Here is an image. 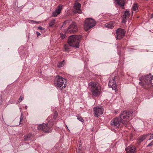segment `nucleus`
<instances>
[{
  "label": "nucleus",
  "instance_id": "obj_12",
  "mask_svg": "<svg viewBox=\"0 0 153 153\" xmlns=\"http://www.w3.org/2000/svg\"><path fill=\"white\" fill-rule=\"evenodd\" d=\"M81 7V5L79 3L76 2H75L73 6L74 13H82V12L80 9Z\"/></svg>",
  "mask_w": 153,
  "mask_h": 153
},
{
  "label": "nucleus",
  "instance_id": "obj_17",
  "mask_svg": "<svg viewBox=\"0 0 153 153\" xmlns=\"http://www.w3.org/2000/svg\"><path fill=\"white\" fill-rule=\"evenodd\" d=\"M33 138L32 134H30L25 136L24 139L25 141H29L32 140Z\"/></svg>",
  "mask_w": 153,
  "mask_h": 153
},
{
  "label": "nucleus",
  "instance_id": "obj_6",
  "mask_svg": "<svg viewBox=\"0 0 153 153\" xmlns=\"http://www.w3.org/2000/svg\"><path fill=\"white\" fill-rule=\"evenodd\" d=\"M67 80L65 79L60 76H59L57 79L55 83V85L59 87L65 88L66 86V83Z\"/></svg>",
  "mask_w": 153,
  "mask_h": 153
},
{
  "label": "nucleus",
  "instance_id": "obj_34",
  "mask_svg": "<svg viewBox=\"0 0 153 153\" xmlns=\"http://www.w3.org/2000/svg\"><path fill=\"white\" fill-rule=\"evenodd\" d=\"M22 100V98L21 96H20L19 99V102H20Z\"/></svg>",
  "mask_w": 153,
  "mask_h": 153
},
{
  "label": "nucleus",
  "instance_id": "obj_21",
  "mask_svg": "<svg viewBox=\"0 0 153 153\" xmlns=\"http://www.w3.org/2000/svg\"><path fill=\"white\" fill-rule=\"evenodd\" d=\"M71 22V20H67L66 21H65L63 23L62 26V27H65V25H69V24H70Z\"/></svg>",
  "mask_w": 153,
  "mask_h": 153
},
{
  "label": "nucleus",
  "instance_id": "obj_18",
  "mask_svg": "<svg viewBox=\"0 0 153 153\" xmlns=\"http://www.w3.org/2000/svg\"><path fill=\"white\" fill-rule=\"evenodd\" d=\"M114 24L113 22H109L105 24V26L108 28L111 29L114 27Z\"/></svg>",
  "mask_w": 153,
  "mask_h": 153
},
{
  "label": "nucleus",
  "instance_id": "obj_8",
  "mask_svg": "<svg viewBox=\"0 0 153 153\" xmlns=\"http://www.w3.org/2000/svg\"><path fill=\"white\" fill-rule=\"evenodd\" d=\"M94 115L95 117H97L102 115L104 109L101 106L94 107L93 108Z\"/></svg>",
  "mask_w": 153,
  "mask_h": 153
},
{
  "label": "nucleus",
  "instance_id": "obj_29",
  "mask_svg": "<svg viewBox=\"0 0 153 153\" xmlns=\"http://www.w3.org/2000/svg\"><path fill=\"white\" fill-rule=\"evenodd\" d=\"M153 145V140L147 146V147L151 146Z\"/></svg>",
  "mask_w": 153,
  "mask_h": 153
},
{
  "label": "nucleus",
  "instance_id": "obj_20",
  "mask_svg": "<svg viewBox=\"0 0 153 153\" xmlns=\"http://www.w3.org/2000/svg\"><path fill=\"white\" fill-rule=\"evenodd\" d=\"M62 5H59L58 6L57 8H56L55 10V11L57 13L59 14L60 13L62 9Z\"/></svg>",
  "mask_w": 153,
  "mask_h": 153
},
{
  "label": "nucleus",
  "instance_id": "obj_5",
  "mask_svg": "<svg viewBox=\"0 0 153 153\" xmlns=\"http://www.w3.org/2000/svg\"><path fill=\"white\" fill-rule=\"evenodd\" d=\"M95 24V22L91 18L87 19L85 20L84 25V29L85 31H87L94 26Z\"/></svg>",
  "mask_w": 153,
  "mask_h": 153
},
{
  "label": "nucleus",
  "instance_id": "obj_40",
  "mask_svg": "<svg viewBox=\"0 0 153 153\" xmlns=\"http://www.w3.org/2000/svg\"><path fill=\"white\" fill-rule=\"evenodd\" d=\"M27 106H25V108L26 109H27Z\"/></svg>",
  "mask_w": 153,
  "mask_h": 153
},
{
  "label": "nucleus",
  "instance_id": "obj_35",
  "mask_svg": "<svg viewBox=\"0 0 153 153\" xmlns=\"http://www.w3.org/2000/svg\"><path fill=\"white\" fill-rule=\"evenodd\" d=\"M38 28L40 30L43 29V28L41 26H39L38 27Z\"/></svg>",
  "mask_w": 153,
  "mask_h": 153
},
{
  "label": "nucleus",
  "instance_id": "obj_31",
  "mask_svg": "<svg viewBox=\"0 0 153 153\" xmlns=\"http://www.w3.org/2000/svg\"><path fill=\"white\" fill-rule=\"evenodd\" d=\"M22 115H23L22 114H21V116L20 118V123H21L22 122V120L23 119V118L22 117Z\"/></svg>",
  "mask_w": 153,
  "mask_h": 153
},
{
  "label": "nucleus",
  "instance_id": "obj_11",
  "mask_svg": "<svg viewBox=\"0 0 153 153\" xmlns=\"http://www.w3.org/2000/svg\"><path fill=\"white\" fill-rule=\"evenodd\" d=\"M118 79L117 76H115L110 79L108 82V85L109 87L112 88L113 90H114L116 88L117 86L116 84L115 80Z\"/></svg>",
  "mask_w": 153,
  "mask_h": 153
},
{
  "label": "nucleus",
  "instance_id": "obj_10",
  "mask_svg": "<svg viewBox=\"0 0 153 153\" xmlns=\"http://www.w3.org/2000/svg\"><path fill=\"white\" fill-rule=\"evenodd\" d=\"M126 31L124 30L121 28H119L116 31L117 39H120L125 36Z\"/></svg>",
  "mask_w": 153,
  "mask_h": 153
},
{
  "label": "nucleus",
  "instance_id": "obj_16",
  "mask_svg": "<svg viewBox=\"0 0 153 153\" xmlns=\"http://www.w3.org/2000/svg\"><path fill=\"white\" fill-rule=\"evenodd\" d=\"M149 135V134H146L141 136L138 138V141L139 142V143H140L143 141Z\"/></svg>",
  "mask_w": 153,
  "mask_h": 153
},
{
  "label": "nucleus",
  "instance_id": "obj_38",
  "mask_svg": "<svg viewBox=\"0 0 153 153\" xmlns=\"http://www.w3.org/2000/svg\"><path fill=\"white\" fill-rule=\"evenodd\" d=\"M81 149V147H79V146L78 147V149L80 150Z\"/></svg>",
  "mask_w": 153,
  "mask_h": 153
},
{
  "label": "nucleus",
  "instance_id": "obj_7",
  "mask_svg": "<svg viewBox=\"0 0 153 153\" xmlns=\"http://www.w3.org/2000/svg\"><path fill=\"white\" fill-rule=\"evenodd\" d=\"M38 130H42L46 132H50L51 131L52 128L47 124H40L38 127Z\"/></svg>",
  "mask_w": 153,
  "mask_h": 153
},
{
  "label": "nucleus",
  "instance_id": "obj_28",
  "mask_svg": "<svg viewBox=\"0 0 153 153\" xmlns=\"http://www.w3.org/2000/svg\"><path fill=\"white\" fill-rule=\"evenodd\" d=\"M59 14V13H58L54 11L53 12L52 15L54 17H56L57 16V15Z\"/></svg>",
  "mask_w": 153,
  "mask_h": 153
},
{
  "label": "nucleus",
  "instance_id": "obj_14",
  "mask_svg": "<svg viewBox=\"0 0 153 153\" xmlns=\"http://www.w3.org/2000/svg\"><path fill=\"white\" fill-rule=\"evenodd\" d=\"M130 13L129 11H125L123 17V20L122 23L125 24L127 20L128 19Z\"/></svg>",
  "mask_w": 153,
  "mask_h": 153
},
{
  "label": "nucleus",
  "instance_id": "obj_4",
  "mask_svg": "<svg viewBox=\"0 0 153 153\" xmlns=\"http://www.w3.org/2000/svg\"><path fill=\"white\" fill-rule=\"evenodd\" d=\"M139 79L140 81L139 83L141 84V86L144 87V85H148L151 86L152 85V80L153 79V76H151L150 73L149 74L139 78Z\"/></svg>",
  "mask_w": 153,
  "mask_h": 153
},
{
  "label": "nucleus",
  "instance_id": "obj_36",
  "mask_svg": "<svg viewBox=\"0 0 153 153\" xmlns=\"http://www.w3.org/2000/svg\"><path fill=\"white\" fill-rule=\"evenodd\" d=\"M78 145H79V147H81V143H79V144Z\"/></svg>",
  "mask_w": 153,
  "mask_h": 153
},
{
  "label": "nucleus",
  "instance_id": "obj_30",
  "mask_svg": "<svg viewBox=\"0 0 153 153\" xmlns=\"http://www.w3.org/2000/svg\"><path fill=\"white\" fill-rule=\"evenodd\" d=\"M60 36L61 38L62 39H63L65 38V34L63 35L61 34Z\"/></svg>",
  "mask_w": 153,
  "mask_h": 153
},
{
  "label": "nucleus",
  "instance_id": "obj_13",
  "mask_svg": "<svg viewBox=\"0 0 153 153\" xmlns=\"http://www.w3.org/2000/svg\"><path fill=\"white\" fill-rule=\"evenodd\" d=\"M120 121L118 118H116L112 120L111 122V125L112 126L115 128H118L120 126Z\"/></svg>",
  "mask_w": 153,
  "mask_h": 153
},
{
  "label": "nucleus",
  "instance_id": "obj_24",
  "mask_svg": "<svg viewBox=\"0 0 153 153\" xmlns=\"http://www.w3.org/2000/svg\"><path fill=\"white\" fill-rule=\"evenodd\" d=\"M77 117V119L79 120V121H81L83 123L84 122V120L83 119L82 117H81L79 115H78L76 116Z\"/></svg>",
  "mask_w": 153,
  "mask_h": 153
},
{
  "label": "nucleus",
  "instance_id": "obj_26",
  "mask_svg": "<svg viewBox=\"0 0 153 153\" xmlns=\"http://www.w3.org/2000/svg\"><path fill=\"white\" fill-rule=\"evenodd\" d=\"M137 9V4H134L132 7V9L134 11H135Z\"/></svg>",
  "mask_w": 153,
  "mask_h": 153
},
{
  "label": "nucleus",
  "instance_id": "obj_2",
  "mask_svg": "<svg viewBox=\"0 0 153 153\" xmlns=\"http://www.w3.org/2000/svg\"><path fill=\"white\" fill-rule=\"evenodd\" d=\"M81 37L82 36L80 35L71 36L68 38V43L70 46L76 48H79V44Z\"/></svg>",
  "mask_w": 153,
  "mask_h": 153
},
{
  "label": "nucleus",
  "instance_id": "obj_37",
  "mask_svg": "<svg viewBox=\"0 0 153 153\" xmlns=\"http://www.w3.org/2000/svg\"><path fill=\"white\" fill-rule=\"evenodd\" d=\"M66 127H67V129H68V131H70L69 129H68V128L67 125H66Z\"/></svg>",
  "mask_w": 153,
  "mask_h": 153
},
{
  "label": "nucleus",
  "instance_id": "obj_22",
  "mask_svg": "<svg viewBox=\"0 0 153 153\" xmlns=\"http://www.w3.org/2000/svg\"><path fill=\"white\" fill-rule=\"evenodd\" d=\"M65 61L64 60L61 62H59L57 65V66L59 68L62 67L64 65Z\"/></svg>",
  "mask_w": 153,
  "mask_h": 153
},
{
  "label": "nucleus",
  "instance_id": "obj_32",
  "mask_svg": "<svg viewBox=\"0 0 153 153\" xmlns=\"http://www.w3.org/2000/svg\"><path fill=\"white\" fill-rule=\"evenodd\" d=\"M151 134V135L150 136L149 139V140H152L153 139V134Z\"/></svg>",
  "mask_w": 153,
  "mask_h": 153
},
{
  "label": "nucleus",
  "instance_id": "obj_39",
  "mask_svg": "<svg viewBox=\"0 0 153 153\" xmlns=\"http://www.w3.org/2000/svg\"><path fill=\"white\" fill-rule=\"evenodd\" d=\"M145 88L146 89H148V87H146V88Z\"/></svg>",
  "mask_w": 153,
  "mask_h": 153
},
{
  "label": "nucleus",
  "instance_id": "obj_27",
  "mask_svg": "<svg viewBox=\"0 0 153 153\" xmlns=\"http://www.w3.org/2000/svg\"><path fill=\"white\" fill-rule=\"evenodd\" d=\"M58 115V113L56 111H55L54 113V115L53 116V119L54 120H55L56 118Z\"/></svg>",
  "mask_w": 153,
  "mask_h": 153
},
{
  "label": "nucleus",
  "instance_id": "obj_15",
  "mask_svg": "<svg viewBox=\"0 0 153 153\" xmlns=\"http://www.w3.org/2000/svg\"><path fill=\"white\" fill-rule=\"evenodd\" d=\"M136 148L134 146H128L126 149L127 153H135Z\"/></svg>",
  "mask_w": 153,
  "mask_h": 153
},
{
  "label": "nucleus",
  "instance_id": "obj_1",
  "mask_svg": "<svg viewBox=\"0 0 153 153\" xmlns=\"http://www.w3.org/2000/svg\"><path fill=\"white\" fill-rule=\"evenodd\" d=\"M88 87L93 96L97 97L100 94L101 85L98 82H91L89 83Z\"/></svg>",
  "mask_w": 153,
  "mask_h": 153
},
{
  "label": "nucleus",
  "instance_id": "obj_33",
  "mask_svg": "<svg viewBox=\"0 0 153 153\" xmlns=\"http://www.w3.org/2000/svg\"><path fill=\"white\" fill-rule=\"evenodd\" d=\"M36 35H37V36H38L41 35V34L40 33H39V32L37 31L36 32Z\"/></svg>",
  "mask_w": 153,
  "mask_h": 153
},
{
  "label": "nucleus",
  "instance_id": "obj_9",
  "mask_svg": "<svg viewBox=\"0 0 153 153\" xmlns=\"http://www.w3.org/2000/svg\"><path fill=\"white\" fill-rule=\"evenodd\" d=\"M77 30V27L75 22H72L67 30L68 33H74Z\"/></svg>",
  "mask_w": 153,
  "mask_h": 153
},
{
  "label": "nucleus",
  "instance_id": "obj_19",
  "mask_svg": "<svg viewBox=\"0 0 153 153\" xmlns=\"http://www.w3.org/2000/svg\"><path fill=\"white\" fill-rule=\"evenodd\" d=\"M117 4L120 6L123 7L125 3L124 0H116Z\"/></svg>",
  "mask_w": 153,
  "mask_h": 153
},
{
  "label": "nucleus",
  "instance_id": "obj_23",
  "mask_svg": "<svg viewBox=\"0 0 153 153\" xmlns=\"http://www.w3.org/2000/svg\"><path fill=\"white\" fill-rule=\"evenodd\" d=\"M70 45L69 44L65 45L64 46V51H67L70 49Z\"/></svg>",
  "mask_w": 153,
  "mask_h": 153
},
{
  "label": "nucleus",
  "instance_id": "obj_3",
  "mask_svg": "<svg viewBox=\"0 0 153 153\" xmlns=\"http://www.w3.org/2000/svg\"><path fill=\"white\" fill-rule=\"evenodd\" d=\"M132 116V113L129 111H124L120 115V122L125 127H127L128 123L129 117Z\"/></svg>",
  "mask_w": 153,
  "mask_h": 153
},
{
  "label": "nucleus",
  "instance_id": "obj_25",
  "mask_svg": "<svg viewBox=\"0 0 153 153\" xmlns=\"http://www.w3.org/2000/svg\"><path fill=\"white\" fill-rule=\"evenodd\" d=\"M55 20L54 19H53L51 20L49 23V26L50 27H52L55 24Z\"/></svg>",
  "mask_w": 153,
  "mask_h": 153
}]
</instances>
